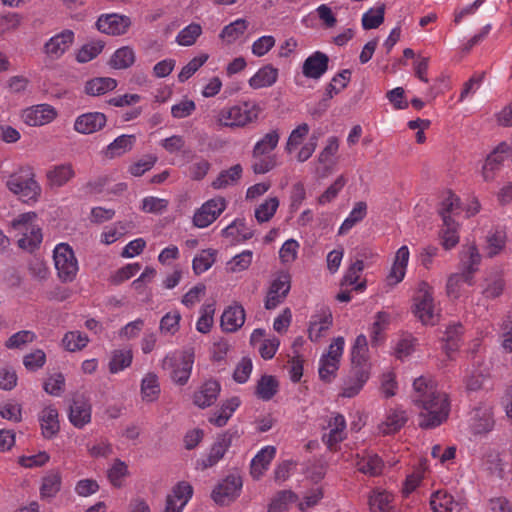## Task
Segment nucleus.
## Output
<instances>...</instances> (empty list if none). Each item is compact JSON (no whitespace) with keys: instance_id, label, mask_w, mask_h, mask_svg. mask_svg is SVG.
Segmentation results:
<instances>
[{"instance_id":"58836bf2","label":"nucleus","mask_w":512,"mask_h":512,"mask_svg":"<svg viewBox=\"0 0 512 512\" xmlns=\"http://www.w3.org/2000/svg\"><path fill=\"white\" fill-rule=\"evenodd\" d=\"M280 134L278 130H272L265 134L254 146L252 155L254 158H259L273 151L279 142Z\"/></svg>"},{"instance_id":"cd10ccee","label":"nucleus","mask_w":512,"mask_h":512,"mask_svg":"<svg viewBox=\"0 0 512 512\" xmlns=\"http://www.w3.org/2000/svg\"><path fill=\"white\" fill-rule=\"evenodd\" d=\"M430 506L433 512H461L462 510V505L456 502L452 495L442 490L432 494Z\"/></svg>"},{"instance_id":"6e6552de","label":"nucleus","mask_w":512,"mask_h":512,"mask_svg":"<svg viewBox=\"0 0 512 512\" xmlns=\"http://www.w3.org/2000/svg\"><path fill=\"white\" fill-rule=\"evenodd\" d=\"M238 438H240V433L237 429H228L219 434L212 444L208 455L197 461L198 466H201L204 470L216 465L224 457L225 453L232 445L233 440Z\"/></svg>"},{"instance_id":"0e129e2a","label":"nucleus","mask_w":512,"mask_h":512,"mask_svg":"<svg viewBox=\"0 0 512 512\" xmlns=\"http://www.w3.org/2000/svg\"><path fill=\"white\" fill-rule=\"evenodd\" d=\"M128 475V467L125 462L116 459L112 467L108 470V479L114 487H121V479Z\"/></svg>"},{"instance_id":"f3484780","label":"nucleus","mask_w":512,"mask_h":512,"mask_svg":"<svg viewBox=\"0 0 512 512\" xmlns=\"http://www.w3.org/2000/svg\"><path fill=\"white\" fill-rule=\"evenodd\" d=\"M107 122V117L101 112H89L78 116L74 129L81 134H92L101 130Z\"/></svg>"},{"instance_id":"0eeeda50","label":"nucleus","mask_w":512,"mask_h":512,"mask_svg":"<svg viewBox=\"0 0 512 512\" xmlns=\"http://www.w3.org/2000/svg\"><path fill=\"white\" fill-rule=\"evenodd\" d=\"M68 419L77 429H82L91 422L92 404L84 393H75L69 400Z\"/></svg>"},{"instance_id":"f03ea898","label":"nucleus","mask_w":512,"mask_h":512,"mask_svg":"<svg viewBox=\"0 0 512 512\" xmlns=\"http://www.w3.org/2000/svg\"><path fill=\"white\" fill-rule=\"evenodd\" d=\"M262 109L256 102L244 101L220 110L217 121L225 127H245L256 122Z\"/></svg>"},{"instance_id":"680f3d73","label":"nucleus","mask_w":512,"mask_h":512,"mask_svg":"<svg viewBox=\"0 0 512 512\" xmlns=\"http://www.w3.org/2000/svg\"><path fill=\"white\" fill-rule=\"evenodd\" d=\"M140 269L141 265L138 263L127 264L112 274L109 281L113 285H119L132 278Z\"/></svg>"},{"instance_id":"052dcab7","label":"nucleus","mask_w":512,"mask_h":512,"mask_svg":"<svg viewBox=\"0 0 512 512\" xmlns=\"http://www.w3.org/2000/svg\"><path fill=\"white\" fill-rule=\"evenodd\" d=\"M215 312L214 304H206L201 308V316L197 321L196 328L200 333L210 332L213 325V315Z\"/></svg>"},{"instance_id":"4d7b16f0","label":"nucleus","mask_w":512,"mask_h":512,"mask_svg":"<svg viewBox=\"0 0 512 512\" xmlns=\"http://www.w3.org/2000/svg\"><path fill=\"white\" fill-rule=\"evenodd\" d=\"M88 341V337L79 331L67 332L62 339L65 349L70 352L83 349L86 347Z\"/></svg>"},{"instance_id":"39448f33","label":"nucleus","mask_w":512,"mask_h":512,"mask_svg":"<svg viewBox=\"0 0 512 512\" xmlns=\"http://www.w3.org/2000/svg\"><path fill=\"white\" fill-rule=\"evenodd\" d=\"M7 187L24 203L36 202L41 194V187L34 179V173L30 169L25 176L11 175L7 181Z\"/></svg>"},{"instance_id":"de8ad7c7","label":"nucleus","mask_w":512,"mask_h":512,"mask_svg":"<svg viewBox=\"0 0 512 512\" xmlns=\"http://www.w3.org/2000/svg\"><path fill=\"white\" fill-rule=\"evenodd\" d=\"M132 352L130 350H115L109 362L110 373H118L129 367L132 363Z\"/></svg>"},{"instance_id":"72a5a7b5","label":"nucleus","mask_w":512,"mask_h":512,"mask_svg":"<svg viewBox=\"0 0 512 512\" xmlns=\"http://www.w3.org/2000/svg\"><path fill=\"white\" fill-rule=\"evenodd\" d=\"M223 237H232L235 242H244L253 237V231L247 228L244 219H235L222 230Z\"/></svg>"},{"instance_id":"8fccbe9b","label":"nucleus","mask_w":512,"mask_h":512,"mask_svg":"<svg viewBox=\"0 0 512 512\" xmlns=\"http://www.w3.org/2000/svg\"><path fill=\"white\" fill-rule=\"evenodd\" d=\"M296 500L297 496L292 491H280L269 504L268 512H285L288 509V505Z\"/></svg>"},{"instance_id":"603ef678","label":"nucleus","mask_w":512,"mask_h":512,"mask_svg":"<svg viewBox=\"0 0 512 512\" xmlns=\"http://www.w3.org/2000/svg\"><path fill=\"white\" fill-rule=\"evenodd\" d=\"M385 4H381L374 9H370L362 16V26L365 30L378 28L384 22Z\"/></svg>"},{"instance_id":"09e8293b","label":"nucleus","mask_w":512,"mask_h":512,"mask_svg":"<svg viewBox=\"0 0 512 512\" xmlns=\"http://www.w3.org/2000/svg\"><path fill=\"white\" fill-rule=\"evenodd\" d=\"M216 251L213 249H206L200 255L194 257L192 262V269L196 275H200L207 271L215 262Z\"/></svg>"},{"instance_id":"473e14b6","label":"nucleus","mask_w":512,"mask_h":512,"mask_svg":"<svg viewBox=\"0 0 512 512\" xmlns=\"http://www.w3.org/2000/svg\"><path fill=\"white\" fill-rule=\"evenodd\" d=\"M278 389L279 382L274 376L263 375L257 381L255 395L263 401H269L277 394Z\"/></svg>"},{"instance_id":"a18cd8bd","label":"nucleus","mask_w":512,"mask_h":512,"mask_svg":"<svg viewBox=\"0 0 512 512\" xmlns=\"http://www.w3.org/2000/svg\"><path fill=\"white\" fill-rule=\"evenodd\" d=\"M141 394L143 400L152 402L156 400L160 394V386L158 378L155 374H147L141 382Z\"/></svg>"},{"instance_id":"37998d69","label":"nucleus","mask_w":512,"mask_h":512,"mask_svg":"<svg viewBox=\"0 0 512 512\" xmlns=\"http://www.w3.org/2000/svg\"><path fill=\"white\" fill-rule=\"evenodd\" d=\"M393 495L387 491H374L369 497L371 512H392Z\"/></svg>"},{"instance_id":"c756f323","label":"nucleus","mask_w":512,"mask_h":512,"mask_svg":"<svg viewBox=\"0 0 512 512\" xmlns=\"http://www.w3.org/2000/svg\"><path fill=\"white\" fill-rule=\"evenodd\" d=\"M278 78V69L271 64L260 68L257 73L249 79V85L253 89L272 86Z\"/></svg>"},{"instance_id":"bb28decb","label":"nucleus","mask_w":512,"mask_h":512,"mask_svg":"<svg viewBox=\"0 0 512 512\" xmlns=\"http://www.w3.org/2000/svg\"><path fill=\"white\" fill-rule=\"evenodd\" d=\"M75 176L71 163L59 164L51 167L47 173V182L50 187H62Z\"/></svg>"},{"instance_id":"6ab92c4d","label":"nucleus","mask_w":512,"mask_h":512,"mask_svg":"<svg viewBox=\"0 0 512 512\" xmlns=\"http://www.w3.org/2000/svg\"><path fill=\"white\" fill-rule=\"evenodd\" d=\"M220 390L221 386L217 380H207L194 392L193 403L201 409L210 407L217 400Z\"/></svg>"},{"instance_id":"2f4dec72","label":"nucleus","mask_w":512,"mask_h":512,"mask_svg":"<svg viewBox=\"0 0 512 512\" xmlns=\"http://www.w3.org/2000/svg\"><path fill=\"white\" fill-rule=\"evenodd\" d=\"M117 87V81L110 77H96L85 83L84 91L90 96H100Z\"/></svg>"},{"instance_id":"49530a36","label":"nucleus","mask_w":512,"mask_h":512,"mask_svg":"<svg viewBox=\"0 0 512 512\" xmlns=\"http://www.w3.org/2000/svg\"><path fill=\"white\" fill-rule=\"evenodd\" d=\"M105 42L102 40H93L81 47L76 55L79 63H87L97 57L103 50Z\"/></svg>"},{"instance_id":"c85d7f7f","label":"nucleus","mask_w":512,"mask_h":512,"mask_svg":"<svg viewBox=\"0 0 512 512\" xmlns=\"http://www.w3.org/2000/svg\"><path fill=\"white\" fill-rule=\"evenodd\" d=\"M408 260L409 249L405 245L401 246L396 252L395 261L389 275L387 276V280L390 284L395 285L403 280Z\"/></svg>"},{"instance_id":"a19ab883","label":"nucleus","mask_w":512,"mask_h":512,"mask_svg":"<svg viewBox=\"0 0 512 512\" xmlns=\"http://www.w3.org/2000/svg\"><path fill=\"white\" fill-rule=\"evenodd\" d=\"M408 417L403 410H394L386 417L385 422L381 425L383 434H394L398 432L407 422Z\"/></svg>"},{"instance_id":"6e6d98bb","label":"nucleus","mask_w":512,"mask_h":512,"mask_svg":"<svg viewBox=\"0 0 512 512\" xmlns=\"http://www.w3.org/2000/svg\"><path fill=\"white\" fill-rule=\"evenodd\" d=\"M201 33V26L197 23H191L178 33L176 41L179 45L191 46L196 42Z\"/></svg>"},{"instance_id":"f8f14e48","label":"nucleus","mask_w":512,"mask_h":512,"mask_svg":"<svg viewBox=\"0 0 512 512\" xmlns=\"http://www.w3.org/2000/svg\"><path fill=\"white\" fill-rule=\"evenodd\" d=\"M291 288V277L287 272H281L278 277L273 280L265 299V308L272 310L281 304L287 297Z\"/></svg>"},{"instance_id":"9b49d317","label":"nucleus","mask_w":512,"mask_h":512,"mask_svg":"<svg viewBox=\"0 0 512 512\" xmlns=\"http://www.w3.org/2000/svg\"><path fill=\"white\" fill-rule=\"evenodd\" d=\"M225 208L226 200L223 197L208 200L195 212L193 217L194 225L199 228L209 226L218 218V216H220Z\"/></svg>"},{"instance_id":"a211bd4d","label":"nucleus","mask_w":512,"mask_h":512,"mask_svg":"<svg viewBox=\"0 0 512 512\" xmlns=\"http://www.w3.org/2000/svg\"><path fill=\"white\" fill-rule=\"evenodd\" d=\"M73 41L74 32L69 29L63 30L45 43L44 51L48 56L58 59L69 49Z\"/></svg>"},{"instance_id":"7c9ffc66","label":"nucleus","mask_w":512,"mask_h":512,"mask_svg":"<svg viewBox=\"0 0 512 512\" xmlns=\"http://www.w3.org/2000/svg\"><path fill=\"white\" fill-rule=\"evenodd\" d=\"M355 465L359 472L370 476L381 474L383 469V461L377 454H367L362 457L357 455Z\"/></svg>"},{"instance_id":"5701e85b","label":"nucleus","mask_w":512,"mask_h":512,"mask_svg":"<svg viewBox=\"0 0 512 512\" xmlns=\"http://www.w3.org/2000/svg\"><path fill=\"white\" fill-rule=\"evenodd\" d=\"M308 328V337L316 342L322 337V332L328 330L333 323L332 312L328 307H323L320 313L312 317Z\"/></svg>"},{"instance_id":"e2e57ef3","label":"nucleus","mask_w":512,"mask_h":512,"mask_svg":"<svg viewBox=\"0 0 512 512\" xmlns=\"http://www.w3.org/2000/svg\"><path fill=\"white\" fill-rule=\"evenodd\" d=\"M506 243V235L501 231H495L487 236L486 251L489 257L497 255Z\"/></svg>"},{"instance_id":"13d9d810","label":"nucleus","mask_w":512,"mask_h":512,"mask_svg":"<svg viewBox=\"0 0 512 512\" xmlns=\"http://www.w3.org/2000/svg\"><path fill=\"white\" fill-rule=\"evenodd\" d=\"M460 208V198L456 196L451 190L447 192V196L442 200L439 208V214L442 221L447 218H452L451 213Z\"/></svg>"},{"instance_id":"79ce46f5","label":"nucleus","mask_w":512,"mask_h":512,"mask_svg":"<svg viewBox=\"0 0 512 512\" xmlns=\"http://www.w3.org/2000/svg\"><path fill=\"white\" fill-rule=\"evenodd\" d=\"M135 142V135H121L108 145L106 154L110 158L121 156L130 151Z\"/></svg>"},{"instance_id":"dca6fc26","label":"nucleus","mask_w":512,"mask_h":512,"mask_svg":"<svg viewBox=\"0 0 512 512\" xmlns=\"http://www.w3.org/2000/svg\"><path fill=\"white\" fill-rule=\"evenodd\" d=\"M463 281L469 285L473 284V274L478 270L481 262V255L475 245L467 246L460 253Z\"/></svg>"},{"instance_id":"aec40b11","label":"nucleus","mask_w":512,"mask_h":512,"mask_svg":"<svg viewBox=\"0 0 512 512\" xmlns=\"http://www.w3.org/2000/svg\"><path fill=\"white\" fill-rule=\"evenodd\" d=\"M245 310L239 303L227 307L221 315L220 326L225 332H236L245 322Z\"/></svg>"},{"instance_id":"5fc2aeb1","label":"nucleus","mask_w":512,"mask_h":512,"mask_svg":"<svg viewBox=\"0 0 512 512\" xmlns=\"http://www.w3.org/2000/svg\"><path fill=\"white\" fill-rule=\"evenodd\" d=\"M42 242V233L40 228L29 227L24 231L23 237L18 240V246L22 249L33 251Z\"/></svg>"},{"instance_id":"393cba45","label":"nucleus","mask_w":512,"mask_h":512,"mask_svg":"<svg viewBox=\"0 0 512 512\" xmlns=\"http://www.w3.org/2000/svg\"><path fill=\"white\" fill-rule=\"evenodd\" d=\"M506 287V281L501 271H491L484 279L482 295L486 299H496L500 297Z\"/></svg>"},{"instance_id":"c9c22d12","label":"nucleus","mask_w":512,"mask_h":512,"mask_svg":"<svg viewBox=\"0 0 512 512\" xmlns=\"http://www.w3.org/2000/svg\"><path fill=\"white\" fill-rule=\"evenodd\" d=\"M243 168L240 164H235L227 170H222L218 177L212 182L214 189H223L230 185L238 183L242 176Z\"/></svg>"},{"instance_id":"2eb2a0df","label":"nucleus","mask_w":512,"mask_h":512,"mask_svg":"<svg viewBox=\"0 0 512 512\" xmlns=\"http://www.w3.org/2000/svg\"><path fill=\"white\" fill-rule=\"evenodd\" d=\"M329 61L327 54L316 51L303 62L302 73L306 78L319 79L327 72Z\"/></svg>"},{"instance_id":"1a4fd4ad","label":"nucleus","mask_w":512,"mask_h":512,"mask_svg":"<svg viewBox=\"0 0 512 512\" xmlns=\"http://www.w3.org/2000/svg\"><path fill=\"white\" fill-rule=\"evenodd\" d=\"M351 74L352 72L350 69H344L332 78L331 82L327 84L325 88L323 98L311 110V114L313 116L320 117L327 111L330 105V99L348 86L351 80Z\"/></svg>"},{"instance_id":"ea45409f","label":"nucleus","mask_w":512,"mask_h":512,"mask_svg":"<svg viewBox=\"0 0 512 512\" xmlns=\"http://www.w3.org/2000/svg\"><path fill=\"white\" fill-rule=\"evenodd\" d=\"M134 50L129 46L117 49L111 56L109 65L114 69H127L135 62Z\"/></svg>"},{"instance_id":"7ed1b4c3","label":"nucleus","mask_w":512,"mask_h":512,"mask_svg":"<svg viewBox=\"0 0 512 512\" xmlns=\"http://www.w3.org/2000/svg\"><path fill=\"white\" fill-rule=\"evenodd\" d=\"M193 363L194 351L186 349L180 354L167 355L162 361V368L175 384L183 386L190 378Z\"/></svg>"},{"instance_id":"4c0bfd02","label":"nucleus","mask_w":512,"mask_h":512,"mask_svg":"<svg viewBox=\"0 0 512 512\" xmlns=\"http://www.w3.org/2000/svg\"><path fill=\"white\" fill-rule=\"evenodd\" d=\"M62 478L58 470H50L42 479L40 494L42 498H52L61 489Z\"/></svg>"},{"instance_id":"338daca9","label":"nucleus","mask_w":512,"mask_h":512,"mask_svg":"<svg viewBox=\"0 0 512 512\" xmlns=\"http://www.w3.org/2000/svg\"><path fill=\"white\" fill-rule=\"evenodd\" d=\"M46 363V354L41 349L26 354L23 357V364L28 371H37L42 368Z\"/></svg>"},{"instance_id":"4be33fe9","label":"nucleus","mask_w":512,"mask_h":512,"mask_svg":"<svg viewBox=\"0 0 512 512\" xmlns=\"http://www.w3.org/2000/svg\"><path fill=\"white\" fill-rule=\"evenodd\" d=\"M370 376V365H352L351 385L346 384L343 387L341 395L343 397L352 398L359 393L363 385Z\"/></svg>"},{"instance_id":"69168bd1","label":"nucleus","mask_w":512,"mask_h":512,"mask_svg":"<svg viewBox=\"0 0 512 512\" xmlns=\"http://www.w3.org/2000/svg\"><path fill=\"white\" fill-rule=\"evenodd\" d=\"M36 338L34 332L29 330H22L11 335L5 343L8 349H18L27 343H31Z\"/></svg>"},{"instance_id":"423d86ee","label":"nucleus","mask_w":512,"mask_h":512,"mask_svg":"<svg viewBox=\"0 0 512 512\" xmlns=\"http://www.w3.org/2000/svg\"><path fill=\"white\" fill-rule=\"evenodd\" d=\"M413 300L414 315L424 325H434L436 323V314L434 313L432 287L427 282L421 281Z\"/></svg>"},{"instance_id":"20e7f679","label":"nucleus","mask_w":512,"mask_h":512,"mask_svg":"<svg viewBox=\"0 0 512 512\" xmlns=\"http://www.w3.org/2000/svg\"><path fill=\"white\" fill-rule=\"evenodd\" d=\"M55 268L61 282H72L78 272V261L72 247L67 243L58 244L53 252Z\"/></svg>"},{"instance_id":"412c9836","label":"nucleus","mask_w":512,"mask_h":512,"mask_svg":"<svg viewBox=\"0 0 512 512\" xmlns=\"http://www.w3.org/2000/svg\"><path fill=\"white\" fill-rule=\"evenodd\" d=\"M509 151V144L501 142L498 146L487 156L485 164L483 165L482 174L486 181H491L495 177L504 161V154L507 155Z\"/></svg>"},{"instance_id":"b1692460","label":"nucleus","mask_w":512,"mask_h":512,"mask_svg":"<svg viewBox=\"0 0 512 512\" xmlns=\"http://www.w3.org/2000/svg\"><path fill=\"white\" fill-rule=\"evenodd\" d=\"M58 416V410L53 406L45 407L41 411L39 421L44 438L51 439L59 433L60 424Z\"/></svg>"},{"instance_id":"ddd939ff","label":"nucleus","mask_w":512,"mask_h":512,"mask_svg":"<svg viewBox=\"0 0 512 512\" xmlns=\"http://www.w3.org/2000/svg\"><path fill=\"white\" fill-rule=\"evenodd\" d=\"M57 117L56 109L49 104H39L26 108L22 112L23 121L29 126H42Z\"/></svg>"},{"instance_id":"774afa93","label":"nucleus","mask_w":512,"mask_h":512,"mask_svg":"<svg viewBox=\"0 0 512 512\" xmlns=\"http://www.w3.org/2000/svg\"><path fill=\"white\" fill-rule=\"evenodd\" d=\"M346 184V179L340 175L318 198L320 204L333 201Z\"/></svg>"},{"instance_id":"e433bc0d","label":"nucleus","mask_w":512,"mask_h":512,"mask_svg":"<svg viewBox=\"0 0 512 512\" xmlns=\"http://www.w3.org/2000/svg\"><path fill=\"white\" fill-rule=\"evenodd\" d=\"M463 330L464 328L461 323H455L447 327L443 337V341L445 342L443 348L448 357H451V353L458 350Z\"/></svg>"},{"instance_id":"c03bdc74","label":"nucleus","mask_w":512,"mask_h":512,"mask_svg":"<svg viewBox=\"0 0 512 512\" xmlns=\"http://www.w3.org/2000/svg\"><path fill=\"white\" fill-rule=\"evenodd\" d=\"M367 214V204L359 201L355 204L349 216L344 220L339 229V234H345L353 228L358 222L362 221Z\"/></svg>"},{"instance_id":"3c124183","label":"nucleus","mask_w":512,"mask_h":512,"mask_svg":"<svg viewBox=\"0 0 512 512\" xmlns=\"http://www.w3.org/2000/svg\"><path fill=\"white\" fill-rule=\"evenodd\" d=\"M247 28L248 22L245 19H237L223 28L220 37L226 38L228 43H232L243 35Z\"/></svg>"},{"instance_id":"f257e3e1","label":"nucleus","mask_w":512,"mask_h":512,"mask_svg":"<svg viewBox=\"0 0 512 512\" xmlns=\"http://www.w3.org/2000/svg\"><path fill=\"white\" fill-rule=\"evenodd\" d=\"M412 401L420 409L419 427L433 429L445 422L450 413V402L445 392L438 390L434 380L420 376L413 382Z\"/></svg>"},{"instance_id":"f704fd0d","label":"nucleus","mask_w":512,"mask_h":512,"mask_svg":"<svg viewBox=\"0 0 512 512\" xmlns=\"http://www.w3.org/2000/svg\"><path fill=\"white\" fill-rule=\"evenodd\" d=\"M439 235L444 249L454 248L459 242L458 223L453 218H446Z\"/></svg>"},{"instance_id":"4468645a","label":"nucleus","mask_w":512,"mask_h":512,"mask_svg":"<svg viewBox=\"0 0 512 512\" xmlns=\"http://www.w3.org/2000/svg\"><path fill=\"white\" fill-rule=\"evenodd\" d=\"M130 26V18L118 14L101 15L96 22L97 29L107 35H123Z\"/></svg>"},{"instance_id":"864d4df0","label":"nucleus","mask_w":512,"mask_h":512,"mask_svg":"<svg viewBox=\"0 0 512 512\" xmlns=\"http://www.w3.org/2000/svg\"><path fill=\"white\" fill-rule=\"evenodd\" d=\"M279 206V200L277 197H270L265 200L264 203L260 204L255 210V218L259 223L269 221L277 211Z\"/></svg>"},{"instance_id":"bf43d9fd","label":"nucleus","mask_w":512,"mask_h":512,"mask_svg":"<svg viewBox=\"0 0 512 512\" xmlns=\"http://www.w3.org/2000/svg\"><path fill=\"white\" fill-rule=\"evenodd\" d=\"M208 60L207 54H201L191 59L178 74L179 82L187 81Z\"/></svg>"},{"instance_id":"a878e982","label":"nucleus","mask_w":512,"mask_h":512,"mask_svg":"<svg viewBox=\"0 0 512 512\" xmlns=\"http://www.w3.org/2000/svg\"><path fill=\"white\" fill-rule=\"evenodd\" d=\"M276 454L274 446H266L261 449L251 461L250 474L258 480L268 469V466Z\"/></svg>"},{"instance_id":"9d476101","label":"nucleus","mask_w":512,"mask_h":512,"mask_svg":"<svg viewBox=\"0 0 512 512\" xmlns=\"http://www.w3.org/2000/svg\"><path fill=\"white\" fill-rule=\"evenodd\" d=\"M242 485L240 476L228 475L212 490L211 498L220 506L229 505L239 497Z\"/></svg>"}]
</instances>
